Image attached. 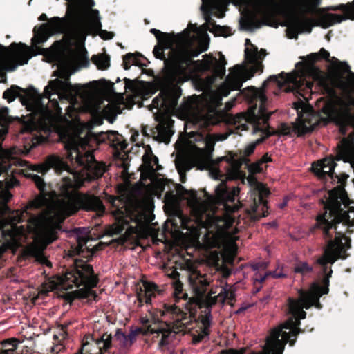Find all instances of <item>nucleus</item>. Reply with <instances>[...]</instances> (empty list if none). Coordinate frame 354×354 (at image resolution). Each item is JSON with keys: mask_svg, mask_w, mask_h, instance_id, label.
Wrapping results in <instances>:
<instances>
[{"mask_svg": "<svg viewBox=\"0 0 354 354\" xmlns=\"http://www.w3.org/2000/svg\"><path fill=\"white\" fill-rule=\"evenodd\" d=\"M199 37L198 28L189 26L178 36L162 34L158 44L165 50H169L165 70V78L169 82H179L198 73L211 72L210 75L197 81V86L203 93L189 97L177 111L184 119L209 126L218 122L216 109L221 104L222 98L231 91L239 90L252 74L244 66L236 65L230 68L225 81L216 91H209L216 78L224 75L226 61L222 55L218 59L205 55L202 60H192L207 49V43Z\"/></svg>", "mask_w": 354, "mask_h": 354, "instance_id": "f257e3e1", "label": "nucleus"}, {"mask_svg": "<svg viewBox=\"0 0 354 354\" xmlns=\"http://www.w3.org/2000/svg\"><path fill=\"white\" fill-rule=\"evenodd\" d=\"M94 138L89 132H87L84 138L77 135L70 136L65 141V149L67 151V159L71 164L75 167L71 169L59 156L52 155L46 158V160L37 165H30L29 169L32 171L44 174L50 168L56 171L66 170L69 171V176L64 177L61 187V195L57 196L55 191L48 192H44L45 183L41 177L37 174L28 172L23 173L26 177L31 178L35 185L40 191L39 194L46 195L50 192H55V196L50 198L46 204L49 209L47 218H54V223L48 228V236H44L45 230L44 221L41 217L32 219L30 221V226L36 227L37 232L43 239V245L46 243H53L57 239L58 232L61 230V223L68 216L75 214L79 209L95 211L102 213L104 207L102 201L97 196L88 194H80L76 191L80 187L84 181H89L97 178L105 172L106 167L102 162L95 160L93 154V149L91 147L90 142ZM12 173L24 172L23 170L12 169Z\"/></svg>", "mask_w": 354, "mask_h": 354, "instance_id": "f03ea898", "label": "nucleus"}, {"mask_svg": "<svg viewBox=\"0 0 354 354\" xmlns=\"http://www.w3.org/2000/svg\"><path fill=\"white\" fill-rule=\"evenodd\" d=\"M80 58V55L70 53L58 65L57 75L60 79L50 81L44 88V95L32 93L27 97L26 105L31 113L20 130L21 135L28 134L24 145L26 151L46 141L51 132L59 135L64 133L65 119L57 100L50 99L52 95L56 94L59 99L67 100L71 103L79 96L82 100L84 111L89 112L93 117L117 115L124 108H131L134 104L133 95H128L124 100L123 95L118 94L102 109V101L92 88L86 85L71 84L69 77L75 71Z\"/></svg>", "mask_w": 354, "mask_h": 354, "instance_id": "7ed1b4c3", "label": "nucleus"}, {"mask_svg": "<svg viewBox=\"0 0 354 354\" xmlns=\"http://www.w3.org/2000/svg\"><path fill=\"white\" fill-rule=\"evenodd\" d=\"M239 192V187H229L222 182L216 188L215 195L208 196L205 200L199 199L196 192H187L185 198L194 220L181 219L182 227L186 230L182 236L186 248L199 247L200 230L204 227L207 232L203 239V247L221 248L223 262L233 263L238 250L236 241L239 236L237 233L242 227L240 215L235 225L239 205L234 202Z\"/></svg>", "mask_w": 354, "mask_h": 354, "instance_id": "20e7f679", "label": "nucleus"}, {"mask_svg": "<svg viewBox=\"0 0 354 354\" xmlns=\"http://www.w3.org/2000/svg\"><path fill=\"white\" fill-rule=\"evenodd\" d=\"M235 298L232 286H213L207 296L203 300L198 298L194 304L186 306L189 313L183 311L176 304H165L162 309L156 310L151 314L154 322L146 330L137 328L127 335L128 344H132L140 333L156 334L160 337L159 346L162 351L169 350V345L175 341L176 334L189 333L192 342L196 344L207 337L210 327L209 308L217 303L223 304L226 299L233 301Z\"/></svg>", "mask_w": 354, "mask_h": 354, "instance_id": "39448f33", "label": "nucleus"}, {"mask_svg": "<svg viewBox=\"0 0 354 354\" xmlns=\"http://www.w3.org/2000/svg\"><path fill=\"white\" fill-rule=\"evenodd\" d=\"M142 160L140 179L136 188L145 194L143 199L124 200L122 196L111 198L110 201L115 207L113 214L116 219L109 230L113 234H120L125 228L128 233H136L138 225L146 220V214L151 211V196L162 189V182L156 176V172L161 169L158 158L146 152Z\"/></svg>", "mask_w": 354, "mask_h": 354, "instance_id": "423d86ee", "label": "nucleus"}, {"mask_svg": "<svg viewBox=\"0 0 354 354\" xmlns=\"http://www.w3.org/2000/svg\"><path fill=\"white\" fill-rule=\"evenodd\" d=\"M55 196V192H50L46 195L39 194L33 200L30 201L26 206L21 210H15L8 212L5 215L7 217L0 219V230L2 231L3 237L9 240L12 243L16 246L21 245L27 239V234L32 233L34 235L33 241L28 244L23 250V254L25 257H33L39 263L50 268L52 264L47 258L44 255V251L47 245L50 243H46L45 246L43 245V238L39 235L37 232V228L30 226V221L38 217H41L43 221H45V230L44 236H48V228L54 223V218H47V214H49V209L39 214V215L31 216L28 220V224L25 228L24 226H17V223L24 221L29 215L28 210L31 209H37L43 206H46L48 201Z\"/></svg>", "mask_w": 354, "mask_h": 354, "instance_id": "0eeeda50", "label": "nucleus"}, {"mask_svg": "<svg viewBox=\"0 0 354 354\" xmlns=\"http://www.w3.org/2000/svg\"><path fill=\"white\" fill-rule=\"evenodd\" d=\"M317 304H319V300H288L289 310L292 317L270 331L261 351L252 352L244 348L223 351L221 354H282L288 342L293 346L296 341L299 333L300 319H304L306 315L303 308L308 309Z\"/></svg>", "mask_w": 354, "mask_h": 354, "instance_id": "6e6552de", "label": "nucleus"}, {"mask_svg": "<svg viewBox=\"0 0 354 354\" xmlns=\"http://www.w3.org/2000/svg\"><path fill=\"white\" fill-rule=\"evenodd\" d=\"M348 198L344 189L337 186L328 192V199L325 204L326 212L317 217V225L326 236H330L332 230H337L336 225L342 223L345 225H354V207Z\"/></svg>", "mask_w": 354, "mask_h": 354, "instance_id": "1a4fd4ad", "label": "nucleus"}, {"mask_svg": "<svg viewBox=\"0 0 354 354\" xmlns=\"http://www.w3.org/2000/svg\"><path fill=\"white\" fill-rule=\"evenodd\" d=\"M75 266V268L66 272L64 275L55 276L46 280L42 284L39 294H47L56 289L68 290L82 285L89 289L97 286L98 279L93 274V268L89 264L76 260Z\"/></svg>", "mask_w": 354, "mask_h": 354, "instance_id": "9d476101", "label": "nucleus"}, {"mask_svg": "<svg viewBox=\"0 0 354 354\" xmlns=\"http://www.w3.org/2000/svg\"><path fill=\"white\" fill-rule=\"evenodd\" d=\"M188 136V156L190 160L178 162V167L180 175L183 172L189 170L192 167L197 166L199 168L206 167L209 162L211 155L214 151L216 141L224 140L225 137L220 134H202L198 132H190Z\"/></svg>", "mask_w": 354, "mask_h": 354, "instance_id": "9b49d317", "label": "nucleus"}, {"mask_svg": "<svg viewBox=\"0 0 354 354\" xmlns=\"http://www.w3.org/2000/svg\"><path fill=\"white\" fill-rule=\"evenodd\" d=\"M180 95V91L177 87L163 89L150 105L151 111L156 109V118L162 120L156 127L157 136L162 142H169L171 136V121L169 117L175 110Z\"/></svg>", "mask_w": 354, "mask_h": 354, "instance_id": "f8f14e48", "label": "nucleus"}, {"mask_svg": "<svg viewBox=\"0 0 354 354\" xmlns=\"http://www.w3.org/2000/svg\"><path fill=\"white\" fill-rule=\"evenodd\" d=\"M31 57V50L24 44L13 43L8 48L0 46V83L6 81L7 71L27 64Z\"/></svg>", "mask_w": 354, "mask_h": 354, "instance_id": "ddd939ff", "label": "nucleus"}, {"mask_svg": "<svg viewBox=\"0 0 354 354\" xmlns=\"http://www.w3.org/2000/svg\"><path fill=\"white\" fill-rule=\"evenodd\" d=\"M252 102L246 113L239 115L238 119L243 120L253 125V131H266L268 127V119L271 112L267 111V98L263 91H255Z\"/></svg>", "mask_w": 354, "mask_h": 354, "instance_id": "4468645a", "label": "nucleus"}, {"mask_svg": "<svg viewBox=\"0 0 354 354\" xmlns=\"http://www.w3.org/2000/svg\"><path fill=\"white\" fill-rule=\"evenodd\" d=\"M248 180L252 185L250 198L252 200L250 208L245 209L246 217L242 219L244 223L249 224L252 220H257L268 215L266 198L270 194L268 187L263 183L257 182L253 177L249 176Z\"/></svg>", "mask_w": 354, "mask_h": 354, "instance_id": "2eb2a0df", "label": "nucleus"}, {"mask_svg": "<svg viewBox=\"0 0 354 354\" xmlns=\"http://www.w3.org/2000/svg\"><path fill=\"white\" fill-rule=\"evenodd\" d=\"M201 10L203 12L218 10L216 15L218 17H223V6L224 3L232 2L236 6H250L255 13L263 19L268 18L272 12L274 6V0H202Z\"/></svg>", "mask_w": 354, "mask_h": 354, "instance_id": "dca6fc26", "label": "nucleus"}, {"mask_svg": "<svg viewBox=\"0 0 354 354\" xmlns=\"http://www.w3.org/2000/svg\"><path fill=\"white\" fill-rule=\"evenodd\" d=\"M111 339V335L107 333L101 336L87 334L82 339L80 352L77 354H103L110 348Z\"/></svg>", "mask_w": 354, "mask_h": 354, "instance_id": "f3484780", "label": "nucleus"}, {"mask_svg": "<svg viewBox=\"0 0 354 354\" xmlns=\"http://www.w3.org/2000/svg\"><path fill=\"white\" fill-rule=\"evenodd\" d=\"M66 17V18L53 17L44 24L46 25V28L51 35L57 32H64L74 40V36L71 32L73 19L68 14V6Z\"/></svg>", "mask_w": 354, "mask_h": 354, "instance_id": "a211bd4d", "label": "nucleus"}, {"mask_svg": "<svg viewBox=\"0 0 354 354\" xmlns=\"http://www.w3.org/2000/svg\"><path fill=\"white\" fill-rule=\"evenodd\" d=\"M315 26V19L311 17H307L304 15H300L295 17L289 27L288 28V33L290 38L296 36L298 33L307 32L310 33L312 28Z\"/></svg>", "mask_w": 354, "mask_h": 354, "instance_id": "6ab92c4d", "label": "nucleus"}, {"mask_svg": "<svg viewBox=\"0 0 354 354\" xmlns=\"http://www.w3.org/2000/svg\"><path fill=\"white\" fill-rule=\"evenodd\" d=\"M187 272L190 286L196 295L201 296L205 292L207 286L209 284L207 276L206 274H201L193 266L189 267Z\"/></svg>", "mask_w": 354, "mask_h": 354, "instance_id": "aec40b11", "label": "nucleus"}, {"mask_svg": "<svg viewBox=\"0 0 354 354\" xmlns=\"http://www.w3.org/2000/svg\"><path fill=\"white\" fill-rule=\"evenodd\" d=\"M337 160L349 162L354 170V138L351 134L344 138L338 146Z\"/></svg>", "mask_w": 354, "mask_h": 354, "instance_id": "412c9836", "label": "nucleus"}, {"mask_svg": "<svg viewBox=\"0 0 354 354\" xmlns=\"http://www.w3.org/2000/svg\"><path fill=\"white\" fill-rule=\"evenodd\" d=\"M18 184L19 181L14 176L8 179L5 185L3 182L0 181V216H4L8 212H11L7 205V203L12 198L9 189L14 187Z\"/></svg>", "mask_w": 354, "mask_h": 354, "instance_id": "4be33fe9", "label": "nucleus"}, {"mask_svg": "<svg viewBox=\"0 0 354 354\" xmlns=\"http://www.w3.org/2000/svg\"><path fill=\"white\" fill-rule=\"evenodd\" d=\"M336 164L334 159L328 157L325 158L317 162H315L312 165V169L313 172L320 178L329 176L330 178H333V173Z\"/></svg>", "mask_w": 354, "mask_h": 354, "instance_id": "5701e85b", "label": "nucleus"}, {"mask_svg": "<svg viewBox=\"0 0 354 354\" xmlns=\"http://www.w3.org/2000/svg\"><path fill=\"white\" fill-rule=\"evenodd\" d=\"M245 59L247 62L258 65L266 56V50L261 49L259 51L249 39L245 40Z\"/></svg>", "mask_w": 354, "mask_h": 354, "instance_id": "b1692460", "label": "nucleus"}, {"mask_svg": "<svg viewBox=\"0 0 354 354\" xmlns=\"http://www.w3.org/2000/svg\"><path fill=\"white\" fill-rule=\"evenodd\" d=\"M158 292L157 286L148 281H144L140 291L137 293L138 299L140 303L145 302L149 304L152 297H155Z\"/></svg>", "mask_w": 354, "mask_h": 354, "instance_id": "393cba45", "label": "nucleus"}, {"mask_svg": "<svg viewBox=\"0 0 354 354\" xmlns=\"http://www.w3.org/2000/svg\"><path fill=\"white\" fill-rule=\"evenodd\" d=\"M34 36L32 39V45L37 48L40 44L45 42L51 35L46 28V25L41 24L39 28H34Z\"/></svg>", "mask_w": 354, "mask_h": 354, "instance_id": "a878e982", "label": "nucleus"}, {"mask_svg": "<svg viewBox=\"0 0 354 354\" xmlns=\"http://www.w3.org/2000/svg\"><path fill=\"white\" fill-rule=\"evenodd\" d=\"M242 161L241 160H233L228 166L227 170V178L230 180L237 179L241 176V167Z\"/></svg>", "mask_w": 354, "mask_h": 354, "instance_id": "bb28decb", "label": "nucleus"}, {"mask_svg": "<svg viewBox=\"0 0 354 354\" xmlns=\"http://www.w3.org/2000/svg\"><path fill=\"white\" fill-rule=\"evenodd\" d=\"M206 28L215 33V35L223 37H227L230 34V30L228 28L224 26H220L215 25L210 18V17H207L206 18Z\"/></svg>", "mask_w": 354, "mask_h": 354, "instance_id": "cd10ccee", "label": "nucleus"}, {"mask_svg": "<svg viewBox=\"0 0 354 354\" xmlns=\"http://www.w3.org/2000/svg\"><path fill=\"white\" fill-rule=\"evenodd\" d=\"M339 16L336 14H326L315 19V26H320L323 28H328L338 21Z\"/></svg>", "mask_w": 354, "mask_h": 354, "instance_id": "c85d7f7f", "label": "nucleus"}, {"mask_svg": "<svg viewBox=\"0 0 354 354\" xmlns=\"http://www.w3.org/2000/svg\"><path fill=\"white\" fill-rule=\"evenodd\" d=\"M271 161V157L268 153H266L259 160L250 165L248 170L252 174L260 173L266 167V164Z\"/></svg>", "mask_w": 354, "mask_h": 354, "instance_id": "c756f323", "label": "nucleus"}, {"mask_svg": "<svg viewBox=\"0 0 354 354\" xmlns=\"http://www.w3.org/2000/svg\"><path fill=\"white\" fill-rule=\"evenodd\" d=\"M91 60L98 69L105 70L109 66V57L105 54L93 55Z\"/></svg>", "mask_w": 354, "mask_h": 354, "instance_id": "7c9ffc66", "label": "nucleus"}, {"mask_svg": "<svg viewBox=\"0 0 354 354\" xmlns=\"http://www.w3.org/2000/svg\"><path fill=\"white\" fill-rule=\"evenodd\" d=\"M138 64V58L133 54H127L123 57V66L125 70L130 68L131 65H136Z\"/></svg>", "mask_w": 354, "mask_h": 354, "instance_id": "2f4dec72", "label": "nucleus"}, {"mask_svg": "<svg viewBox=\"0 0 354 354\" xmlns=\"http://www.w3.org/2000/svg\"><path fill=\"white\" fill-rule=\"evenodd\" d=\"M19 342L17 339H9L3 342L4 346H6L7 344L10 345L12 347L9 348H6L2 351L0 354H13L15 349L16 348Z\"/></svg>", "mask_w": 354, "mask_h": 354, "instance_id": "473e14b6", "label": "nucleus"}, {"mask_svg": "<svg viewBox=\"0 0 354 354\" xmlns=\"http://www.w3.org/2000/svg\"><path fill=\"white\" fill-rule=\"evenodd\" d=\"M115 339L118 342L119 344L124 347H129L131 346V344H128L129 339L127 336L120 330H118L115 335Z\"/></svg>", "mask_w": 354, "mask_h": 354, "instance_id": "72a5a7b5", "label": "nucleus"}, {"mask_svg": "<svg viewBox=\"0 0 354 354\" xmlns=\"http://www.w3.org/2000/svg\"><path fill=\"white\" fill-rule=\"evenodd\" d=\"M173 287L174 288V296L176 299H183L185 297V294H183V284L179 280L174 281L173 282Z\"/></svg>", "mask_w": 354, "mask_h": 354, "instance_id": "f704fd0d", "label": "nucleus"}, {"mask_svg": "<svg viewBox=\"0 0 354 354\" xmlns=\"http://www.w3.org/2000/svg\"><path fill=\"white\" fill-rule=\"evenodd\" d=\"M294 270L295 272L306 274L310 272L312 268L306 262H299L296 264Z\"/></svg>", "mask_w": 354, "mask_h": 354, "instance_id": "c9c22d12", "label": "nucleus"}, {"mask_svg": "<svg viewBox=\"0 0 354 354\" xmlns=\"http://www.w3.org/2000/svg\"><path fill=\"white\" fill-rule=\"evenodd\" d=\"M261 141V139H258L256 142H251L248 145H247L243 151L244 156H249L250 155H251L254 152L257 145L259 144Z\"/></svg>", "mask_w": 354, "mask_h": 354, "instance_id": "e433bc0d", "label": "nucleus"}, {"mask_svg": "<svg viewBox=\"0 0 354 354\" xmlns=\"http://www.w3.org/2000/svg\"><path fill=\"white\" fill-rule=\"evenodd\" d=\"M165 49L158 44V45L156 46L153 49V54L156 58H158L161 60H165V62L167 59H165Z\"/></svg>", "mask_w": 354, "mask_h": 354, "instance_id": "4c0bfd02", "label": "nucleus"}, {"mask_svg": "<svg viewBox=\"0 0 354 354\" xmlns=\"http://www.w3.org/2000/svg\"><path fill=\"white\" fill-rule=\"evenodd\" d=\"M17 96V92L13 88L7 89L4 91L3 97L6 99L8 102L13 101Z\"/></svg>", "mask_w": 354, "mask_h": 354, "instance_id": "58836bf2", "label": "nucleus"}, {"mask_svg": "<svg viewBox=\"0 0 354 354\" xmlns=\"http://www.w3.org/2000/svg\"><path fill=\"white\" fill-rule=\"evenodd\" d=\"M165 272L169 277L173 279L174 281L178 280V277L179 274L176 270H167Z\"/></svg>", "mask_w": 354, "mask_h": 354, "instance_id": "ea45409f", "label": "nucleus"}, {"mask_svg": "<svg viewBox=\"0 0 354 354\" xmlns=\"http://www.w3.org/2000/svg\"><path fill=\"white\" fill-rule=\"evenodd\" d=\"M319 59H324L325 60H329L330 53L324 48H321L318 53Z\"/></svg>", "mask_w": 354, "mask_h": 354, "instance_id": "a19ab883", "label": "nucleus"}, {"mask_svg": "<svg viewBox=\"0 0 354 354\" xmlns=\"http://www.w3.org/2000/svg\"><path fill=\"white\" fill-rule=\"evenodd\" d=\"M150 32L151 33H153L156 37L157 38V39H158L160 38V37L164 34V32H160L159 30H157V29H155V28H152L151 29Z\"/></svg>", "mask_w": 354, "mask_h": 354, "instance_id": "79ce46f5", "label": "nucleus"}, {"mask_svg": "<svg viewBox=\"0 0 354 354\" xmlns=\"http://www.w3.org/2000/svg\"><path fill=\"white\" fill-rule=\"evenodd\" d=\"M210 259L213 263H217L219 260V255L217 252H213L210 255Z\"/></svg>", "mask_w": 354, "mask_h": 354, "instance_id": "37998d69", "label": "nucleus"}, {"mask_svg": "<svg viewBox=\"0 0 354 354\" xmlns=\"http://www.w3.org/2000/svg\"><path fill=\"white\" fill-rule=\"evenodd\" d=\"M234 101H235V100H232V101L228 102L226 103L225 106H226V109L227 110L230 109L234 106Z\"/></svg>", "mask_w": 354, "mask_h": 354, "instance_id": "c03bdc74", "label": "nucleus"}, {"mask_svg": "<svg viewBox=\"0 0 354 354\" xmlns=\"http://www.w3.org/2000/svg\"><path fill=\"white\" fill-rule=\"evenodd\" d=\"M118 147H120V149L122 150L125 149L127 146V145L125 142H120L118 143Z\"/></svg>", "mask_w": 354, "mask_h": 354, "instance_id": "a18cd8bd", "label": "nucleus"}, {"mask_svg": "<svg viewBox=\"0 0 354 354\" xmlns=\"http://www.w3.org/2000/svg\"><path fill=\"white\" fill-rule=\"evenodd\" d=\"M347 12H352L353 17H354V5L351 4L347 6Z\"/></svg>", "mask_w": 354, "mask_h": 354, "instance_id": "49530a36", "label": "nucleus"}, {"mask_svg": "<svg viewBox=\"0 0 354 354\" xmlns=\"http://www.w3.org/2000/svg\"><path fill=\"white\" fill-rule=\"evenodd\" d=\"M269 274L272 275L274 278H279L286 276V274H282L281 273L278 274L277 272L270 273Z\"/></svg>", "mask_w": 354, "mask_h": 354, "instance_id": "de8ad7c7", "label": "nucleus"}, {"mask_svg": "<svg viewBox=\"0 0 354 354\" xmlns=\"http://www.w3.org/2000/svg\"><path fill=\"white\" fill-rule=\"evenodd\" d=\"M102 243H100L99 244L96 245L95 247H93V252H94L95 251H97L99 250H101L102 249Z\"/></svg>", "mask_w": 354, "mask_h": 354, "instance_id": "09e8293b", "label": "nucleus"}, {"mask_svg": "<svg viewBox=\"0 0 354 354\" xmlns=\"http://www.w3.org/2000/svg\"><path fill=\"white\" fill-rule=\"evenodd\" d=\"M47 19V17L45 14H41L39 17V20L40 21H44Z\"/></svg>", "mask_w": 354, "mask_h": 354, "instance_id": "8fccbe9b", "label": "nucleus"}, {"mask_svg": "<svg viewBox=\"0 0 354 354\" xmlns=\"http://www.w3.org/2000/svg\"><path fill=\"white\" fill-rule=\"evenodd\" d=\"M230 272H231V271H230V270H229V269H225V270H223V274H224V276H225V277L228 276V275L230 274Z\"/></svg>", "mask_w": 354, "mask_h": 354, "instance_id": "3c124183", "label": "nucleus"}, {"mask_svg": "<svg viewBox=\"0 0 354 354\" xmlns=\"http://www.w3.org/2000/svg\"><path fill=\"white\" fill-rule=\"evenodd\" d=\"M266 275L263 277H261V279H258L257 277L255 278L256 281H258L259 282H263L265 280Z\"/></svg>", "mask_w": 354, "mask_h": 354, "instance_id": "603ef678", "label": "nucleus"}, {"mask_svg": "<svg viewBox=\"0 0 354 354\" xmlns=\"http://www.w3.org/2000/svg\"><path fill=\"white\" fill-rule=\"evenodd\" d=\"M78 245L79 246L82 248L83 247V243H82V241L79 239L78 241Z\"/></svg>", "mask_w": 354, "mask_h": 354, "instance_id": "864d4df0", "label": "nucleus"}, {"mask_svg": "<svg viewBox=\"0 0 354 354\" xmlns=\"http://www.w3.org/2000/svg\"><path fill=\"white\" fill-rule=\"evenodd\" d=\"M4 250L0 246V258L1 257V255L3 252Z\"/></svg>", "mask_w": 354, "mask_h": 354, "instance_id": "5fc2aeb1", "label": "nucleus"}, {"mask_svg": "<svg viewBox=\"0 0 354 354\" xmlns=\"http://www.w3.org/2000/svg\"><path fill=\"white\" fill-rule=\"evenodd\" d=\"M142 322L143 324H147V320H145L144 319H142Z\"/></svg>", "mask_w": 354, "mask_h": 354, "instance_id": "6e6d98bb", "label": "nucleus"}, {"mask_svg": "<svg viewBox=\"0 0 354 354\" xmlns=\"http://www.w3.org/2000/svg\"><path fill=\"white\" fill-rule=\"evenodd\" d=\"M131 138H132L133 140H135V139H136V137L135 136V135H133V136H132V137H131Z\"/></svg>", "mask_w": 354, "mask_h": 354, "instance_id": "4d7b16f0", "label": "nucleus"}, {"mask_svg": "<svg viewBox=\"0 0 354 354\" xmlns=\"http://www.w3.org/2000/svg\"><path fill=\"white\" fill-rule=\"evenodd\" d=\"M134 135H135V136H136V137H137V136H138V133H136V134H134Z\"/></svg>", "mask_w": 354, "mask_h": 354, "instance_id": "13d9d810", "label": "nucleus"}, {"mask_svg": "<svg viewBox=\"0 0 354 354\" xmlns=\"http://www.w3.org/2000/svg\"><path fill=\"white\" fill-rule=\"evenodd\" d=\"M176 302H177V303H179V301H178V300H176Z\"/></svg>", "mask_w": 354, "mask_h": 354, "instance_id": "bf43d9fd", "label": "nucleus"}, {"mask_svg": "<svg viewBox=\"0 0 354 354\" xmlns=\"http://www.w3.org/2000/svg\"><path fill=\"white\" fill-rule=\"evenodd\" d=\"M176 302H177V303H179V301H178V300H176Z\"/></svg>", "mask_w": 354, "mask_h": 354, "instance_id": "052dcab7", "label": "nucleus"}]
</instances>
